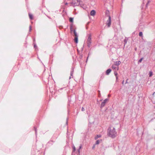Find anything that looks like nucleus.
<instances>
[{
  "mask_svg": "<svg viewBox=\"0 0 155 155\" xmlns=\"http://www.w3.org/2000/svg\"><path fill=\"white\" fill-rule=\"evenodd\" d=\"M108 98H106L105 99L103 102L101 103V108H102L106 104V103L108 101Z\"/></svg>",
  "mask_w": 155,
  "mask_h": 155,
  "instance_id": "3",
  "label": "nucleus"
},
{
  "mask_svg": "<svg viewBox=\"0 0 155 155\" xmlns=\"http://www.w3.org/2000/svg\"><path fill=\"white\" fill-rule=\"evenodd\" d=\"M34 129H35V134L36 135V134H37V129H36V127H34Z\"/></svg>",
  "mask_w": 155,
  "mask_h": 155,
  "instance_id": "28",
  "label": "nucleus"
},
{
  "mask_svg": "<svg viewBox=\"0 0 155 155\" xmlns=\"http://www.w3.org/2000/svg\"><path fill=\"white\" fill-rule=\"evenodd\" d=\"M106 16L108 18H109V16H110V12L108 10H106L105 13Z\"/></svg>",
  "mask_w": 155,
  "mask_h": 155,
  "instance_id": "7",
  "label": "nucleus"
},
{
  "mask_svg": "<svg viewBox=\"0 0 155 155\" xmlns=\"http://www.w3.org/2000/svg\"><path fill=\"white\" fill-rule=\"evenodd\" d=\"M68 3H67V2H66V3H65V5H68Z\"/></svg>",
  "mask_w": 155,
  "mask_h": 155,
  "instance_id": "37",
  "label": "nucleus"
},
{
  "mask_svg": "<svg viewBox=\"0 0 155 155\" xmlns=\"http://www.w3.org/2000/svg\"><path fill=\"white\" fill-rule=\"evenodd\" d=\"M116 81H117V80L118 79V77L117 76H116Z\"/></svg>",
  "mask_w": 155,
  "mask_h": 155,
  "instance_id": "31",
  "label": "nucleus"
},
{
  "mask_svg": "<svg viewBox=\"0 0 155 155\" xmlns=\"http://www.w3.org/2000/svg\"><path fill=\"white\" fill-rule=\"evenodd\" d=\"M80 149H78V152H79V153H80Z\"/></svg>",
  "mask_w": 155,
  "mask_h": 155,
  "instance_id": "34",
  "label": "nucleus"
},
{
  "mask_svg": "<svg viewBox=\"0 0 155 155\" xmlns=\"http://www.w3.org/2000/svg\"><path fill=\"white\" fill-rule=\"evenodd\" d=\"M70 29L71 32L73 31L74 29H73V25L72 24H71L70 25Z\"/></svg>",
  "mask_w": 155,
  "mask_h": 155,
  "instance_id": "10",
  "label": "nucleus"
},
{
  "mask_svg": "<svg viewBox=\"0 0 155 155\" xmlns=\"http://www.w3.org/2000/svg\"><path fill=\"white\" fill-rule=\"evenodd\" d=\"M78 37H74V41L76 43H77L78 42Z\"/></svg>",
  "mask_w": 155,
  "mask_h": 155,
  "instance_id": "12",
  "label": "nucleus"
},
{
  "mask_svg": "<svg viewBox=\"0 0 155 155\" xmlns=\"http://www.w3.org/2000/svg\"><path fill=\"white\" fill-rule=\"evenodd\" d=\"M71 5H72L74 7L75 6L78 5H76V3L71 2Z\"/></svg>",
  "mask_w": 155,
  "mask_h": 155,
  "instance_id": "16",
  "label": "nucleus"
},
{
  "mask_svg": "<svg viewBox=\"0 0 155 155\" xmlns=\"http://www.w3.org/2000/svg\"><path fill=\"white\" fill-rule=\"evenodd\" d=\"M31 26L30 25L29 27V31H31Z\"/></svg>",
  "mask_w": 155,
  "mask_h": 155,
  "instance_id": "26",
  "label": "nucleus"
},
{
  "mask_svg": "<svg viewBox=\"0 0 155 155\" xmlns=\"http://www.w3.org/2000/svg\"><path fill=\"white\" fill-rule=\"evenodd\" d=\"M88 38L87 41V46L88 47H90L91 46V35L89 34L88 35Z\"/></svg>",
  "mask_w": 155,
  "mask_h": 155,
  "instance_id": "2",
  "label": "nucleus"
},
{
  "mask_svg": "<svg viewBox=\"0 0 155 155\" xmlns=\"http://www.w3.org/2000/svg\"><path fill=\"white\" fill-rule=\"evenodd\" d=\"M66 123H67H67H68V121H67Z\"/></svg>",
  "mask_w": 155,
  "mask_h": 155,
  "instance_id": "40",
  "label": "nucleus"
},
{
  "mask_svg": "<svg viewBox=\"0 0 155 155\" xmlns=\"http://www.w3.org/2000/svg\"><path fill=\"white\" fill-rule=\"evenodd\" d=\"M149 77H151L152 75H153V72L152 71H150L149 72Z\"/></svg>",
  "mask_w": 155,
  "mask_h": 155,
  "instance_id": "17",
  "label": "nucleus"
},
{
  "mask_svg": "<svg viewBox=\"0 0 155 155\" xmlns=\"http://www.w3.org/2000/svg\"><path fill=\"white\" fill-rule=\"evenodd\" d=\"M98 92H99V93H98V96L99 97H100L101 96V94H100V91H98Z\"/></svg>",
  "mask_w": 155,
  "mask_h": 155,
  "instance_id": "27",
  "label": "nucleus"
},
{
  "mask_svg": "<svg viewBox=\"0 0 155 155\" xmlns=\"http://www.w3.org/2000/svg\"><path fill=\"white\" fill-rule=\"evenodd\" d=\"M111 24V18L110 16H109L108 18V19L107 20L106 22V24L108 27L110 26Z\"/></svg>",
  "mask_w": 155,
  "mask_h": 155,
  "instance_id": "4",
  "label": "nucleus"
},
{
  "mask_svg": "<svg viewBox=\"0 0 155 155\" xmlns=\"http://www.w3.org/2000/svg\"><path fill=\"white\" fill-rule=\"evenodd\" d=\"M100 140H97L96 141L95 144H98L100 143Z\"/></svg>",
  "mask_w": 155,
  "mask_h": 155,
  "instance_id": "20",
  "label": "nucleus"
},
{
  "mask_svg": "<svg viewBox=\"0 0 155 155\" xmlns=\"http://www.w3.org/2000/svg\"><path fill=\"white\" fill-rule=\"evenodd\" d=\"M127 40H128L127 38L126 37L124 40V45L126 44Z\"/></svg>",
  "mask_w": 155,
  "mask_h": 155,
  "instance_id": "13",
  "label": "nucleus"
},
{
  "mask_svg": "<svg viewBox=\"0 0 155 155\" xmlns=\"http://www.w3.org/2000/svg\"><path fill=\"white\" fill-rule=\"evenodd\" d=\"M96 13V12L94 10H93L90 12V15L91 16H94Z\"/></svg>",
  "mask_w": 155,
  "mask_h": 155,
  "instance_id": "6",
  "label": "nucleus"
},
{
  "mask_svg": "<svg viewBox=\"0 0 155 155\" xmlns=\"http://www.w3.org/2000/svg\"><path fill=\"white\" fill-rule=\"evenodd\" d=\"M150 0H149L148 1L146 5V7H147L148 6V4L150 2Z\"/></svg>",
  "mask_w": 155,
  "mask_h": 155,
  "instance_id": "25",
  "label": "nucleus"
},
{
  "mask_svg": "<svg viewBox=\"0 0 155 155\" xmlns=\"http://www.w3.org/2000/svg\"><path fill=\"white\" fill-rule=\"evenodd\" d=\"M81 110L82 111H84L85 110L84 108L83 107H82L81 109Z\"/></svg>",
  "mask_w": 155,
  "mask_h": 155,
  "instance_id": "30",
  "label": "nucleus"
},
{
  "mask_svg": "<svg viewBox=\"0 0 155 155\" xmlns=\"http://www.w3.org/2000/svg\"><path fill=\"white\" fill-rule=\"evenodd\" d=\"M73 32H74V35L75 36V37H78V34H77L75 29L74 30Z\"/></svg>",
  "mask_w": 155,
  "mask_h": 155,
  "instance_id": "11",
  "label": "nucleus"
},
{
  "mask_svg": "<svg viewBox=\"0 0 155 155\" xmlns=\"http://www.w3.org/2000/svg\"><path fill=\"white\" fill-rule=\"evenodd\" d=\"M136 49H137V48H135V50H136Z\"/></svg>",
  "mask_w": 155,
  "mask_h": 155,
  "instance_id": "39",
  "label": "nucleus"
},
{
  "mask_svg": "<svg viewBox=\"0 0 155 155\" xmlns=\"http://www.w3.org/2000/svg\"><path fill=\"white\" fill-rule=\"evenodd\" d=\"M112 68L114 69H115L116 68V67L115 66V65H113L112 66Z\"/></svg>",
  "mask_w": 155,
  "mask_h": 155,
  "instance_id": "23",
  "label": "nucleus"
},
{
  "mask_svg": "<svg viewBox=\"0 0 155 155\" xmlns=\"http://www.w3.org/2000/svg\"><path fill=\"white\" fill-rule=\"evenodd\" d=\"M37 46H36V45H34V48L35 49H36V48H37Z\"/></svg>",
  "mask_w": 155,
  "mask_h": 155,
  "instance_id": "29",
  "label": "nucleus"
},
{
  "mask_svg": "<svg viewBox=\"0 0 155 155\" xmlns=\"http://www.w3.org/2000/svg\"><path fill=\"white\" fill-rule=\"evenodd\" d=\"M94 147H95V145H94L93 146V147H92V149H94Z\"/></svg>",
  "mask_w": 155,
  "mask_h": 155,
  "instance_id": "32",
  "label": "nucleus"
},
{
  "mask_svg": "<svg viewBox=\"0 0 155 155\" xmlns=\"http://www.w3.org/2000/svg\"><path fill=\"white\" fill-rule=\"evenodd\" d=\"M143 58H142L141 59H140L138 61V63H141L142 62V60H143Z\"/></svg>",
  "mask_w": 155,
  "mask_h": 155,
  "instance_id": "21",
  "label": "nucleus"
},
{
  "mask_svg": "<svg viewBox=\"0 0 155 155\" xmlns=\"http://www.w3.org/2000/svg\"><path fill=\"white\" fill-rule=\"evenodd\" d=\"M101 137V136L100 135H97L95 137V139H97L98 138L100 137Z\"/></svg>",
  "mask_w": 155,
  "mask_h": 155,
  "instance_id": "19",
  "label": "nucleus"
},
{
  "mask_svg": "<svg viewBox=\"0 0 155 155\" xmlns=\"http://www.w3.org/2000/svg\"><path fill=\"white\" fill-rule=\"evenodd\" d=\"M73 149L72 153H73V152H74L76 150V148L74 146L73 147Z\"/></svg>",
  "mask_w": 155,
  "mask_h": 155,
  "instance_id": "22",
  "label": "nucleus"
},
{
  "mask_svg": "<svg viewBox=\"0 0 155 155\" xmlns=\"http://www.w3.org/2000/svg\"><path fill=\"white\" fill-rule=\"evenodd\" d=\"M74 71V68H72L71 70V73H70L71 76L69 77V79H71V78H73V74Z\"/></svg>",
  "mask_w": 155,
  "mask_h": 155,
  "instance_id": "5",
  "label": "nucleus"
},
{
  "mask_svg": "<svg viewBox=\"0 0 155 155\" xmlns=\"http://www.w3.org/2000/svg\"><path fill=\"white\" fill-rule=\"evenodd\" d=\"M114 74L115 76H117L118 74L116 71H114Z\"/></svg>",
  "mask_w": 155,
  "mask_h": 155,
  "instance_id": "24",
  "label": "nucleus"
},
{
  "mask_svg": "<svg viewBox=\"0 0 155 155\" xmlns=\"http://www.w3.org/2000/svg\"><path fill=\"white\" fill-rule=\"evenodd\" d=\"M155 92H154L153 93V95H154V94H155Z\"/></svg>",
  "mask_w": 155,
  "mask_h": 155,
  "instance_id": "38",
  "label": "nucleus"
},
{
  "mask_svg": "<svg viewBox=\"0 0 155 155\" xmlns=\"http://www.w3.org/2000/svg\"><path fill=\"white\" fill-rule=\"evenodd\" d=\"M124 84V81H123L122 82V84Z\"/></svg>",
  "mask_w": 155,
  "mask_h": 155,
  "instance_id": "36",
  "label": "nucleus"
},
{
  "mask_svg": "<svg viewBox=\"0 0 155 155\" xmlns=\"http://www.w3.org/2000/svg\"><path fill=\"white\" fill-rule=\"evenodd\" d=\"M29 18L31 20V19H33V16L31 14L29 13Z\"/></svg>",
  "mask_w": 155,
  "mask_h": 155,
  "instance_id": "14",
  "label": "nucleus"
},
{
  "mask_svg": "<svg viewBox=\"0 0 155 155\" xmlns=\"http://www.w3.org/2000/svg\"><path fill=\"white\" fill-rule=\"evenodd\" d=\"M81 146H80L79 147V149H80L81 148Z\"/></svg>",
  "mask_w": 155,
  "mask_h": 155,
  "instance_id": "33",
  "label": "nucleus"
},
{
  "mask_svg": "<svg viewBox=\"0 0 155 155\" xmlns=\"http://www.w3.org/2000/svg\"><path fill=\"white\" fill-rule=\"evenodd\" d=\"M69 20L70 22H73V18H70L69 19Z\"/></svg>",
  "mask_w": 155,
  "mask_h": 155,
  "instance_id": "15",
  "label": "nucleus"
},
{
  "mask_svg": "<svg viewBox=\"0 0 155 155\" xmlns=\"http://www.w3.org/2000/svg\"><path fill=\"white\" fill-rule=\"evenodd\" d=\"M121 63V62L120 61H116L115 63V65L118 66Z\"/></svg>",
  "mask_w": 155,
  "mask_h": 155,
  "instance_id": "9",
  "label": "nucleus"
},
{
  "mask_svg": "<svg viewBox=\"0 0 155 155\" xmlns=\"http://www.w3.org/2000/svg\"><path fill=\"white\" fill-rule=\"evenodd\" d=\"M139 36L140 37H143V33H142V32L140 31V32H139Z\"/></svg>",
  "mask_w": 155,
  "mask_h": 155,
  "instance_id": "18",
  "label": "nucleus"
},
{
  "mask_svg": "<svg viewBox=\"0 0 155 155\" xmlns=\"http://www.w3.org/2000/svg\"><path fill=\"white\" fill-rule=\"evenodd\" d=\"M127 80H128L127 79V80L126 82H125V84L127 83Z\"/></svg>",
  "mask_w": 155,
  "mask_h": 155,
  "instance_id": "35",
  "label": "nucleus"
},
{
  "mask_svg": "<svg viewBox=\"0 0 155 155\" xmlns=\"http://www.w3.org/2000/svg\"><path fill=\"white\" fill-rule=\"evenodd\" d=\"M108 135L111 137L114 138H115L117 135V133L115 130L114 127L112 126H110L107 130Z\"/></svg>",
  "mask_w": 155,
  "mask_h": 155,
  "instance_id": "1",
  "label": "nucleus"
},
{
  "mask_svg": "<svg viewBox=\"0 0 155 155\" xmlns=\"http://www.w3.org/2000/svg\"><path fill=\"white\" fill-rule=\"evenodd\" d=\"M111 71V70L110 69H108L106 71V74L107 75H108L109 73Z\"/></svg>",
  "mask_w": 155,
  "mask_h": 155,
  "instance_id": "8",
  "label": "nucleus"
}]
</instances>
